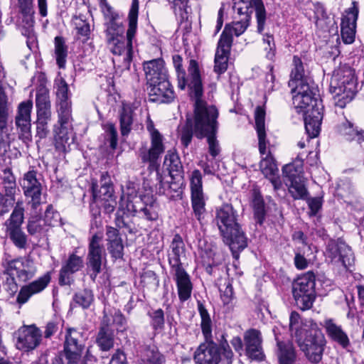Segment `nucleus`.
I'll return each mask as SVG.
<instances>
[{"instance_id": "nucleus-1", "label": "nucleus", "mask_w": 364, "mask_h": 364, "mask_svg": "<svg viewBox=\"0 0 364 364\" xmlns=\"http://www.w3.org/2000/svg\"><path fill=\"white\" fill-rule=\"evenodd\" d=\"M100 6L106 18L105 36L107 48L114 55L122 56L129 64L132 60L133 41L137 31L139 0H132L128 14V28L124 38V28L118 21L119 15L114 11L107 0H100Z\"/></svg>"}, {"instance_id": "nucleus-2", "label": "nucleus", "mask_w": 364, "mask_h": 364, "mask_svg": "<svg viewBox=\"0 0 364 364\" xmlns=\"http://www.w3.org/2000/svg\"><path fill=\"white\" fill-rule=\"evenodd\" d=\"M192 95L196 97V105L194 106V119L193 122H188L193 129L196 137L207 138L208 152L213 158H215L220 153L219 141L215 137L217 132L218 110L214 106L207 105L205 101H200L198 97L201 94L198 81L191 87Z\"/></svg>"}, {"instance_id": "nucleus-3", "label": "nucleus", "mask_w": 364, "mask_h": 364, "mask_svg": "<svg viewBox=\"0 0 364 364\" xmlns=\"http://www.w3.org/2000/svg\"><path fill=\"white\" fill-rule=\"evenodd\" d=\"M289 330L308 360L314 363L320 362L326 341L317 324L311 320L303 321L299 314L293 311L289 318Z\"/></svg>"}, {"instance_id": "nucleus-4", "label": "nucleus", "mask_w": 364, "mask_h": 364, "mask_svg": "<svg viewBox=\"0 0 364 364\" xmlns=\"http://www.w3.org/2000/svg\"><path fill=\"white\" fill-rule=\"evenodd\" d=\"M215 223L233 255L247 246V240L237 222L236 213L230 204H224L216 210Z\"/></svg>"}, {"instance_id": "nucleus-5", "label": "nucleus", "mask_w": 364, "mask_h": 364, "mask_svg": "<svg viewBox=\"0 0 364 364\" xmlns=\"http://www.w3.org/2000/svg\"><path fill=\"white\" fill-rule=\"evenodd\" d=\"M265 111L263 107H257L255 112V129L258 138L259 151L262 156L259 168L262 174L272 183L274 190H279L282 182L278 176L279 169L275 159L268 151L269 141L265 130Z\"/></svg>"}, {"instance_id": "nucleus-6", "label": "nucleus", "mask_w": 364, "mask_h": 364, "mask_svg": "<svg viewBox=\"0 0 364 364\" xmlns=\"http://www.w3.org/2000/svg\"><path fill=\"white\" fill-rule=\"evenodd\" d=\"M234 9L237 11V14L244 15L245 18L225 26L220 38H226L227 40L230 41V46L232 43V35L239 36L246 31L248 26L247 18L253 9L256 12L257 31L259 33L264 30L266 19L265 9L262 0H235Z\"/></svg>"}, {"instance_id": "nucleus-7", "label": "nucleus", "mask_w": 364, "mask_h": 364, "mask_svg": "<svg viewBox=\"0 0 364 364\" xmlns=\"http://www.w3.org/2000/svg\"><path fill=\"white\" fill-rule=\"evenodd\" d=\"M173 63L177 73L178 88L181 90H184L186 86H188L189 96L191 100L194 101L195 106L196 105V97L191 95L193 94L191 87L193 85H195V82L198 81L201 90V94L198 97V100L200 101H204L203 100V89L198 63L195 60H191L189 61V65L188 68V76L187 77L186 76V72L182 69V58L179 55H173Z\"/></svg>"}, {"instance_id": "nucleus-8", "label": "nucleus", "mask_w": 364, "mask_h": 364, "mask_svg": "<svg viewBox=\"0 0 364 364\" xmlns=\"http://www.w3.org/2000/svg\"><path fill=\"white\" fill-rule=\"evenodd\" d=\"M293 296L296 305L302 310L310 309L315 299V275L308 272L293 283Z\"/></svg>"}, {"instance_id": "nucleus-9", "label": "nucleus", "mask_w": 364, "mask_h": 364, "mask_svg": "<svg viewBox=\"0 0 364 364\" xmlns=\"http://www.w3.org/2000/svg\"><path fill=\"white\" fill-rule=\"evenodd\" d=\"M294 87L293 104L297 112L306 113L308 109L316 108V103L322 105L321 100L316 97V90L307 82H300V84Z\"/></svg>"}, {"instance_id": "nucleus-10", "label": "nucleus", "mask_w": 364, "mask_h": 364, "mask_svg": "<svg viewBox=\"0 0 364 364\" xmlns=\"http://www.w3.org/2000/svg\"><path fill=\"white\" fill-rule=\"evenodd\" d=\"M202 179V174L198 169L193 171L189 176L191 205L198 220H200L205 212L206 196Z\"/></svg>"}, {"instance_id": "nucleus-11", "label": "nucleus", "mask_w": 364, "mask_h": 364, "mask_svg": "<svg viewBox=\"0 0 364 364\" xmlns=\"http://www.w3.org/2000/svg\"><path fill=\"white\" fill-rule=\"evenodd\" d=\"M146 129L150 134L151 146L148 151H141L140 156L144 163L148 162L150 166H154L165 150L163 136L155 129L154 122L149 117L146 120Z\"/></svg>"}, {"instance_id": "nucleus-12", "label": "nucleus", "mask_w": 364, "mask_h": 364, "mask_svg": "<svg viewBox=\"0 0 364 364\" xmlns=\"http://www.w3.org/2000/svg\"><path fill=\"white\" fill-rule=\"evenodd\" d=\"M33 109V102L27 100L21 102L18 107L15 117V123L17 129L19 130V139L24 143L28 144L31 141V111Z\"/></svg>"}, {"instance_id": "nucleus-13", "label": "nucleus", "mask_w": 364, "mask_h": 364, "mask_svg": "<svg viewBox=\"0 0 364 364\" xmlns=\"http://www.w3.org/2000/svg\"><path fill=\"white\" fill-rule=\"evenodd\" d=\"M37 272L34 262L28 257H21L10 261L6 269V274L16 277L20 282L32 279Z\"/></svg>"}, {"instance_id": "nucleus-14", "label": "nucleus", "mask_w": 364, "mask_h": 364, "mask_svg": "<svg viewBox=\"0 0 364 364\" xmlns=\"http://www.w3.org/2000/svg\"><path fill=\"white\" fill-rule=\"evenodd\" d=\"M325 257L331 262L348 268L353 262L351 249L345 243L330 241L325 251Z\"/></svg>"}, {"instance_id": "nucleus-15", "label": "nucleus", "mask_w": 364, "mask_h": 364, "mask_svg": "<svg viewBox=\"0 0 364 364\" xmlns=\"http://www.w3.org/2000/svg\"><path fill=\"white\" fill-rule=\"evenodd\" d=\"M102 235L101 234H95L90 240L88 247V254L87 257V267L91 269V274L93 278L101 272V267L103 259H105V253L101 242Z\"/></svg>"}, {"instance_id": "nucleus-16", "label": "nucleus", "mask_w": 364, "mask_h": 364, "mask_svg": "<svg viewBox=\"0 0 364 364\" xmlns=\"http://www.w3.org/2000/svg\"><path fill=\"white\" fill-rule=\"evenodd\" d=\"M16 346L23 351L35 349L41 341V332L33 325L21 327L16 331Z\"/></svg>"}, {"instance_id": "nucleus-17", "label": "nucleus", "mask_w": 364, "mask_h": 364, "mask_svg": "<svg viewBox=\"0 0 364 364\" xmlns=\"http://www.w3.org/2000/svg\"><path fill=\"white\" fill-rule=\"evenodd\" d=\"M55 86L58 102V117L62 123L68 122L71 119V102L69 99L68 84L63 77H59L55 80Z\"/></svg>"}, {"instance_id": "nucleus-18", "label": "nucleus", "mask_w": 364, "mask_h": 364, "mask_svg": "<svg viewBox=\"0 0 364 364\" xmlns=\"http://www.w3.org/2000/svg\"><path fill=\"white\" fill-rule=\"evenodd\" d=\"M193 360L196 364H218L220 353L217 344L213 341L201 343L194 353Z\"/></svg>"}, {"instance_id": "nucleus-19", "label": "nucleus", "mask_w": 364, "mask_h": 364, "mask_svg": "<svg viewBox=\"0 0 364 364\" xmlns=\"http://www.w3.org/2000/svg\"><path fill=\"white\" fill-rule=\"evenodd\" d=\"M353 6L346 11L343 14L341 23V37L343 41L346 44H351L355 41L356 21L358 19V9L355 2Z\"/></svg>"}, {"instance_id": "nucleus-20", "label": "nucleus", "mask_w": 364, "mask_h": 364, "mask_svg": "<svg viewBox=\"0 0 364 364\" xmlns=\"http://www.w3.org/2000/svg\"><path fill=\"white\" fill-rule=\"evenodd\" d=\"M19 9V25L22 27V33L28 37L33 34L34 21L33 0H18Z\"/></svg>"}, {"instance_id": "nucleus-21", "label": "nucleus", "mask_w": 364, "mask_h": 364, "mask_svg": "<svg viewBox=\"0 0 364 364\" xmlns=\"http://www.w3.org/2000/svg\"><path fill=\"white\" fill-rule=\"evenodd\" d=\"M105 183H102L99 193L95 191V187L93 186V197L95 201L100 203L104 208L107 213H112L116 207L117 201L116 198L114 196L113 187L107 181V178L102 176Z\"/></svg>"}, {"instance_id": "nucleus-22", "label": "nucleus", "mask_w": 364, "mask_h": 364, "mask_svg": "<svg viewBox=\"0 0 364 364\" xmlns=\"http://www.w3.org/2000/svg\"><path fill=\"white\" fill-rule=\"evenodd\" d=\"M149 85V94L151 101L159 103H169L175 98L174 92L168 77Z\"/></svg>"}, {"instance_id": "nucleus-23", "label": "nucleus", "mask_w": 364, "mask_h": 364, "mask_svg": "<svg viewBox=\"0 0 364 364\" xmlns=\"http://www.w3.org/2000/svg\"><path fill=\"white\" fill-rule=\"evenodd\" d=\"M246 353L252 360H261L264 358L259 331L254 328L247 330L244 335Z\"/></svg>"}, {"instance_id": "nucleus-24", "label": "nucleus", "mask_w": 364, "mask_h": 364, "mask_svg": "<svg viewBox=\"0 0 364 364\" xmlns=\"http://www.w3.org/2000/svg\"><path fill=\"white\" fill-rule=\"evenodd\" d=\"M50 275L47 272L42 277L23 286L17 296V302L20 304H25L34 294H39L43 291L50 282Z\"/></svg>"}, {"instance_id": "nucleus-25", "label": "nucleus", "mask_w": 364, "mask_h": 364, "mask_svg": "<svg viewBox=\"0 0 364 364\" xmlns=\"http://www.w3.org/2000/svg\"><path fill=\"white\" fill-rule=\"evenodd\" d=\"M36 107L37 120L50 122L52 117L51 103L48 89L43 85H40L37 89Z\"/></svg>"}, {"instance_id": "nucleus-26", "label": "nucleus", "mask_w": 364, "mask_h": 364, "mask_svg": "<svg viewBox=\"0 0 364 364\" xmlns=\"http://www.w3.org/2000/svg\"><path fill=\"white\" fill-rule=\"evenodd\" d=\"M24 194L31 198V203L33 208H36L41 203V186L36 177V173L29 171L25 174L22 184Z\"/></svg>"}, {"instance_id": "nucleus-27", "label": "nucleus", "mask_w": 364, "mask_h": 364, "mask_svg": "<svg viewBox=\"0 0 364 364\" xmlns=\"http://www.w3.org/2000/svg\"><path fill=\"white\" fill-rule=\"evenodd\" d=\"M304 114L305 129L311 138L318 135L323 119V105L316 103V108L308 109Z\"/></svg>"}, {"instance_id": "nucleus-28", "label": "nucleus", "mask_w": 364, "mask_h": 364, "mask_svg": "<svg viewBox=\"0 0 364 364\" xmlns=\"http://www.w3.org/2000/svg\"><path fill=\"white\" fill-rule=\"evenodd\" d=\"M141 199L137 197L136 190L132 187H127L123 193L119 202L118 214L122 212L123 215H134L140 209Z\"/></svg>"}, {"instance_id": "nucleus-29", "label": "nucleus", "mask_w": 364, "mask_h": 364, "mask_svg": "<svg viewBox=\"0 0 364 364\" xmlns=\"http://www.w3.org/2000/svg\"><path fill=\"white\" fill-rule=\"evenodd\" d=\"M341 82L336 85L333 84V81H330L329 92L335 105L343 108L353 99L357 92V87H353L349 90L346 82Z\"/></svg>"}, {"instance_id": "nucleus-30", "label": "nucleus", "mask_w": 364, "mask_h": 364, "mask_svg": "<svg viewBox=\"0 0 364 364\" xmlns=\"http://www.w3.org/2000/svg\"><path fill=\"white\" fill-rule=\"evenodd\" d=\"M144 70L149 84L156 83L168 77L164 61L161 58L145 62L144 63Z\"/></svg>"}, {"instance_id": "nucleus-31", "label": "nucleus", "mask_w": 364, "mask_h": 364, "mask_svg": "<svg viewBox=\"0 0 364 364\" xmlns=\"http://www.w3.org/2000/svg\"><path fill=\"white\" fill-rule=\"evenodd\" d=\"M323 326L328 337L340 345L343 348H346L350 345V339L347 333L343 330L341 326L338 325L333 319L328 318L323 321Z\"/></svg>"}, {"instance_id": "nucleus-32", "label": "nucleus", "mask_w": 364, "mask_h": 364, "mask_svg": "<svg viewBox=\"0 0 364 364\" xmlns=\"http://www.w3.org/2000/svg\"><path fill=\"white\" fill-rule=\"evenodd\" d=\"M333 85L346 82L347 88L350 90L353 87H357V77L355 70L347 65H341L336 68L331 75V80Z\"/></svg>"}, {"instance_id": "nucleus-33", "label": "nucleus", "mask_w": 364, "mask_h": 364, "mask_svg": "<svg viewBox=\"0 0 364 364\" xmlns=\"http://www.w3.org/2000/svg\"><path fill=\"white\" fill-rule=\"evenodd\" d=\"M231 46L226 38H220L215 55L214 70L218 74L223 73L228 68V61Z\"/></svg>"}, {"instance_id": "nucleus-34", "label": "nucleus", "mask_w": 364, "mask_h": 364, "mask_svg": "<svg viewBox=\"0 0 364 364\" xmlns=\"http://www.w3.org/2000/svg\"><path fill=\"white\" fill-rule=\"evenodd\" d=\"M175 276L178 298L182 302L187 301L191 297L193 289L190 277L180 267L176 268Z\"/></svg>"}, {"instance_id": "nucleus-35", "label": "nucleus", "mask_w": 364, "mask_h": 364, "mask_svg": "<svg viewBox=\"0 0 364 364\" xmlns=\"http://www.w3.org/2000/svg\"><path fill=\"white\" fill-rule=\"evenodd\" d=\"M338 132L347 141H355L358 144L364 141V130L347 119L339 124Z\"/></svg>"}, {"instance_id": "nucleus-36", "label": "nucleus", "mask_w": 364, "mask_h": 364, "mask_svg": "<svg viewBox=\"0 0 364 364\" xmlns=\"http://www.w3.org/2000/svg\"><path fill=\"white\" fill-rule=\"evenodd\" d=\"M158 183L156 185V190L159 194L164 195L168 198H173L176 195L178 196L179 186L176 182H172L171 176L168 177L162 176L159 172H156Z\"/></svg>"}, {"instance_id": "nucleus-37", "label": "nucleus", "mask_w": 364, "mask_h": 364, "mask_svg": "<svg viewBox=\"0 0 364 364\" xmlns=\"http://www.w3.org/2000/svg\"><path fill=\"white\" fill-rule=\"evenodd\" d=\"M60 127L55 126L54 127V143L55 149L62 152L67 151L70 146V137L68 136V131L65 124L68 122L62 123L60 119L58 120Z\"/></svg>"}, {"instance_id": "nucleus-38", "label": "nucleus", "mask_w": 364, "mask_h": 364, "mask_svg": "<svg viewBox=\"0 0 364 364\" xmlns=\"http://www.w3.org/2000/svg\"><path fill=\"white\" fill-rule=\"evenodd\" d=\"M133 109L128 104H123L119 111V125L121 134L127 136L130 133L133 124Z\"/></svg>"}, {"instance_id": "nucleus-39", "label": "nucleus", "mask_w": 364, "mask_h": 364, "mask_svg": "<svg viewBox=\"0 0 364 364\" xmlns=\"http://www.w3.org/2000/svg\"><path fill=\"white\" fill-rule=\"evenodd\" d=\"M277 355L280 364H292L296 358L293 345L289 342L284 343L277 341Z\"/></svg>"}, {"instance_id": "nucleus-40", "label": "nucleus", "mask_w": 364, "mask_h": 364, "mask_svg": "<svg viewBox=\"0 0 364 364\" xmlns=\"http://www.w3.org/2000/svg\"><path fill=\"white\" fill-rule=\"evenodd\" d=\"M198 309L201 318V330L205 341H212V321L210 316L201 302H198Z\"/></svg>"}, {"instance_id": "nucleus-41", "label": "nucleus", "mask_w": 364, "mask_h": 364, "mask_svg": "<svg viewBox=\"0 0 364 364\" xmlns=\"http://www.w3.org/2000/svg\"><path fill=\"white\" fill-rule=\"evenodd\" d=\"M283 175L289 181L304 177L303 161L301 159H296L292 163L285 165L282 168Z\"/></svg>"}, {"instance_id": "nucleus-42", "label": "nucleus", "mask_w": 364, "mask_h": 364, "mask_svg": "<svg viewBox=\"0 0 364 364\" xmlns=\"http://www.w3.org/2000/svg\"><path fill=\"white\" fill-rule=\"evenodd\" d=\"M27 230L31 235L41 237L46 235L48 228L46 225V221L43 220V218L33 217L30 218L28 221Z\"/></svg>"}, {"instance_id": "nucleus-43", "label": "nucleus", "mask_w": 364, "mask_h": 364, "mask_svg": "<svg viewBox=\"0 0 364 364\" xmlns=\"http://www.w3.org/2000/svg\"><path fill=\"white\" fill-rule=\"evenodd\" d=\"M55 44V58L56 63L60 68H64L68 56V47L63 38L56 36L54 40Z\"/></svg>"}, {"instance_id": "nucleus-44", "label": "nucleus", "mask_w": 364, "mask_h": 364, "mask_svg": "<svg viewBox=\"0 0 364 364\" xmlns=\"http://www.w3.org/2000/svg\"><path fill=\"white\" fill-rule=\"evenodd\" d=\"M164 165L169 171L171 179L182 171V165L179 157L176 153L171 151H168L165 156Z\"/></svg>"}, {"instance_id": "nucleus-45", "label": "nucleus", "mask_w": 364, "mask_h": 364, "mask_svg": "<svg viewBox=\"0 0 364 364\" xmlns=\"http://www.w3.org/2000/svg\"><path fill=\"white\" fill-rule=\"evenodd\" d=\"M293 66L289 81L290 86H296V84H300V82H306L304 79V69L303 63L299 57L294 56Z\"/></svg>"}, {"instance_id": "nucleus-46", "label": "nucleus", "mask_w": 364, "mask_h": 364, "mask_svg": "<svg viewBox=\"0 0 364 364\" xmlns=\"http://www.w3.org/2000/svg\"><path fill=\"white\" fill-rule=\"evenodd\" d=\"M83 266L82 257L75 255H71L67 264L60 271V281H63L68 274L74 273L80 270Z\"/></svg>"}, {"instance_id": "nucleus-47", "label": "nucleus", "mask_w": 364, "mask_h": 364, "mask_svg": "<svg viewBox=\"0 0 364 364\" xmlns=\"http://www.w3.org/2000/svg\"><path fill=\"white\" fill-rule=\"evenodd\" d=\"M9 115V108L8 105L7 97L0 85V131L5 132L7 129L8 119Z\"/></svg>"}, {"instance_id": "nucleus-48", "label": "nucleus", "mask_w": 364, "mask_h": 364, "mask_svg": "<svg viewBox=\"0 0 364 364\" xmlns=\"http://www.w3.org/2000/svg\"><path fill=\"white\" fill-rule=\"evenodd\" d=\"M289 191L294 199H304L308 194L304 178L290 181Z\"/></svg>"}, {"instance_id": "nucleus-49", "label": "nucleus", "mask_w": 364, "mask_h": 364, "mask_svg": "<svg viewBox=\"0 0 364 364\" xmlns=\"http://www.w3.org/2000/svg\"><path fill=\"white\" fill-rule=\"evenodd\" d=\"M97 343L102 350H109L114 346V337L108 327H102L99 331Z\"/></svg>"}, {"instance_id": "nucleus-50", "label": "nucleus", "mask_w": 364, "mask_h": 364, "mask_svg": "<svg viewBox=\"0 0 364 364\" xmlns=\"http://www.w3.org/2000/svg\"><path fill=\"white\" fill-rule=\"evenodd\" d=\"M163 360V356L155 347H149L144 349L139 364H161Z\"/></svg>"}, {"instance_id": "nucleus-51", "label": "nucleus", "mask_w": 364, "mask_h": 364, "mask_svg": "<svg viewBox=\"0 0 364 364\" xmlns=\"http://www.w3.org/2000/svg\"><path fill=\"white\" fill-rule=\"evenodd\" d=\"M171 253L170 255H171V257L170 259H173L174 264L178 265L180 262L181 257H183L185 253L184 244L179 236H175L171 245Z\"/></svg>"}, {"instance_id": "nucleus-52", "label": "nucleus", "mask_w": 364, "mask_h": 364, "mask_svg": "<svg viewBox=\"0 0 364 364\" xmlns=\"http://www.w3.org/2000/svg\"><path fill=\"white\" fill-rule=\"evenodd\" d=\"M104 130L106 140L109 142L110 147L115 149L118 141V134L115 126L112 123H107L104 125Z\"/></svg>"}, {"instance_id": "nucleus-53", "label": "nucleus", "mask_w": 364, "mask_h": 364, "mask_svg": "<svg viewBox=\"0 0 364 364\" xmlns=\"http://www.w3.org/2000/svg\"><path fill=\"white\" fill-rule=\"evenodd\" d=\"M171 4V8L176 15L181 18H187V9L189 0H168Z\"/></svg>"}, {"instance_id": "nucleus-54", "label": "nucleus", "mask_w": 364, "mask_h": 364, "mask_svg": "<svg viewBox=\"0 0 364 364\" xmlns=\"http://www.w3.org/2000/svg\"><path fill=\"white\" fill-rule=\"evenodd\" d=\"M264 44V50L266 51V57L269 60H272L275 55L276 46L274 37L270 34H264L262 37Z\"/></svg>"}, {"instance_id": "nucleus-55", "label": "nucleus", "mask_w": 364, "mask_h": 364, "mask_svg": "<svg viewBox=\"0 0 364 364\" xmlns=\"http://www.w3.org/2000/svg\"><path fill=\"white\" fill-rule=\"evenodd\" d=\"M75 301L83 309H87L93 301V294L91 291L84 290L75 294Z\"/></svg>"}, {"instance_id": "nucleus-56", "label": "nucleus", "mask_w": 364, "mask_h": 364, "mask_svg": "<svg viewBox=\"0 0 364 364\" xmlns=\"http://www.w3.org/2000/svg\"><path fill=\"white\" fill-rule=\"evenodd\" d=\"M43 220L46 221V225L48 228L49 227L57 225L60 221V216L51 205H49L45 212V216Z\"/></svg>"}, {"instance_id": "nucleus-57", "label": "nucleus", "mask_w": 364, "mask_h": 364, "mask_svg": "<svg viewBox=\"0 0 364 364\" xmlns=\"http://www.w3.org/2000/svg\"><path fill=\"white\" fill-rule=\"evenodd\" d=\"M73 23L77 30V34L82 37L87 38L90 31L89 23L82 18L77 16L73 18Z\"/></svg>"}, {"instance_id": "nucleus-58", "label": "nucleus", "mask_w": 364, "mask_h": 364, "mask_svg": "<svg viewBox=\"0 0 364 364\" xmlns=\"http://www.w3.org/2000/svg\"><path fill=\"white\" fill-rule=\"evenodd\" d=\"M252 205L255 210V215L258 218L262 217L264 211V205L262 196L255 191L252 193Z\"/></svg>"}, {"instance_id": "nucleus-59", "label": "nucleus", "mask_w": 364, "mask_h": 364, "mask_svg": "<svg viewBox=\"0 0 364 364\" xmlns=\"http://www.w3.org/2000/svg\"><path fill=\"white\" fill-rule=\"evenodd\" d=\"M107 250L111 254L112 257L118 259L122 258L123 256V250L124 246L122 244V239L117 240V241H113L109 243H107Z\"/></svg>"}, {"instance_id": "nucleus-60", "label": "nucleus", "mask_w": 364, "mask_h": 364, "mask_svg": "<svg viewBox=\"0 0 364 364\" xmlns=\"http://www.w3.org/2000/svg\"><path fill=\"white\" fill-rule=\"evenodd\" d=\"M14 243L18 247L23 248L26 244V236L21 229L7 232Z\"/></svg>"}, {"instance_id": "nucleus-61", "label": "nucleus", "mask_w": 364, "mask_h": 364, "mask_svg": "<svg viewBox=\"0 0 364 364\" xmlns=\"http://www.w3.org/2000/svg\"><path fill=\"white\" fill-rule=\"evenodd\" d=\"M139 210L144 213L145 218L149 220H156L158 219L157 207L154 202L144 207H140Z\"/></svg>"}, {"instance_id": "nucleus-62", "label": "nucleus", "mask_w": 364, "mask_h": 364, "mask_svg": "<svg viewBox=\"0 0 364 364\" xmlns=\"http://www.w3.org/2000/svg\"><path fill=\"white\" fill-rule=\"evenodd\" d=\"M9 218L15 221H18L21 224L23 223L24 220V208L22 201H18L16 203Z\"/></svg>"}, {"instance_id": "nucleus-63", "label": "nucleus", "mask_w": 364, "mask_h": 364, "mask_svg": "<svg viewBox=\"0 0 364 364\" xmlns=\"http://www.w3.org/2000/svg\"><path fill=\"white\" fill-rule=\"evenodd\" d=\"M221 299L224 304H229L233 299V289L230 283L225 284V289H220Z\"/></svg>"}, {"instance_id": "nucleus-64", "label": "nucleus", "mask_w": 364, "mask_h": 364, "mask_svg": "<svg viewBox=\"0 0 364 364\" xmlns=\"http://www.w3.org/2000/svg\"><path fill=\"white\" fill-rule=\"evenodd\" d=\"M49 122L36 120V136L40 139H44L47 136L49 130L48 124Z\"/></svg>"}]
</instances>
